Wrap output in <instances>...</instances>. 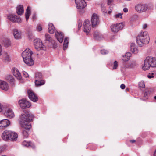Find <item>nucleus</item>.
Listing matches in <instances>:
<instances>
[{
  "instance_id": "33",
  "label": "nucleus",
  "mask_w": 156,
  "mask_h": 156,
  "mask_svg": "<svg viewBox=\"0 0 156 156\" xmlns=\"http://www.w3.org/2000/svg\"><path fill=\"white\" fill-rule=\"evenodd\" d=\"M156 74V72L155 71H153L151 73H150L147 76V77L149 78H153L154 77V75Z\"/></svg>"
},
{
  "instance_id": "46",
  "label": "nucleus",
  "mask_w": 156,
  "mask_h": 156,
  "mask_svg": "<svg viewBox=\"0 0 156 156\" xmlns=\"http://www.w3.org/2000/svg\"><path fill=\"white\" fill-rule=\"evenodd\" d=\"M120 88L122 89H124L125 88V86L124 84H122L120 86Z\"/></svg>"
},
{
  "instance_id": "53",
  "label": "nucleus",
  "mask_w": 156,
  "mask_h": 156,
  "mask_svg": "<svg viewBox=\"0 0 156 156\" xmlns=\"http://www.w3.org/2000/svg\"><path fill=\"white\" fill-rule=\"evenodd\" d=\"M154 155V156H156V149L155 150Z\"/></svg>"
},
{
  "instance_id": "17",
  "label": "nucleus",
  "mask_w": 156,
  "mask_h": 156,
  "mask_svg": "<svg viewBox=\"0 0 156 156\" xmlns=\"http://www.w3.org/2000/svg\"><path fill=\"white\" fill-rule=\"evenodd\" d=\"M55 35L57 40L60 43H62L63 41L64 35L63 34L58 31L55 32Z\"/></svg>"
},
{
  "instance_id": "14",
  "label": "nucleus",
  "mask_w": 156,
  "mask_h": 156,
  "mask_svg": "<svg viewBox=\"0 0 156 156\" xmlns=\"http://www.w3.org/2000/svg\"><path fill=\"white\" fill-rule=\"evenodd\" d=\"M8 19L13 22H17L20 23L21 22V20L20 18L18 17L16 15H9L8 16Z\"/></svg>"
},
{
  "instance_id": "9",
  "label": "nucleus",
  "mask_w": 156,
  "mask_h": 156,
  "mask_svg": "<svg viewBox=\"0 0 156 156\" xmlns=\"http://www.w3.org/2000/svg\"><path fill=\"white\" fill-rule=\"evenodd\" d=\"M76 7L78 9H82L87 5L84 0H75Z\"/></svg>"
},
{
  "instance_id": "23",
  "label": "nucleus",
  "mask_w": 156,
  "mask_h": 156,
  "mask_svg": "<svg viewBox=\"0 0 156 156\" xmlns=\"http://www.w3.org/2000/svg\"><path fill=\"white\" fill-rule=\"evenodd\" d=\"M35 83L36 86L39 87L44 84L45 81L44 80H42L41 79L40 80H35Z\"/></svg>"
},
{
  "instance_id": "36",
  "label": "nucleus",
  "mask_w": 156,
  "mask_h": 156,
  "mask_svg": "<svg viewBox=\"0 0 156 156\" xmlns=\"http://www.w3.org/2000/svg\"><path fill=\"white\" fill-rule=\"evenodd\" d=\"M122 13H119L114 15V17L117 19H122Z\"/></svg>"
},
{
  "instance_id": "29",
  "label": "nucleus",
  "mask_w": 156,
  "mask_h": 156,
  "mask_svg": "<svg viewBox=\"0 0 156 156\" xmlns=\"http://www.w3.org/2000/svg\"><path fill=\"white\" fill-rule=\"evenodd\" d=\"M3 58L4 60L7 62H9L11 61V58L10 57L6 52H4L3 55Z\"/></svg>"
},
{
  "instance_id": "1",
  "label": "nucleus",
  "mask_w": 156,
  "mask_h": 156,
  "mask_svg": "<svg viewBox=\"0 0 156 156\" xmlns=\"http://www.w3.org/2000/svg\"><path fill=\"white\" fill-rule=\"evenodd\" d=\"M34 118L33 115L29 112H27L21 115L19 123L23 129L22 130V133L24 138H27L28 136L29 131L31 127L30 122L32 121Z\"/></svg>"
},
{
  "instance_id": "19",
  "label": "nucleus",
  "mask_w": 156,
  "mask_h": 156,
  "mask_svg": "<svg viewBox=\"0 0 156 156\" xmlns=\"http://www.w3.org/2000/svg\"><path fill=\"white\" fill-rule=\"evenodd\" d=\"M3 127L4 128L8 126L10 123V121L7 119H4L0 121Z\"/></svg>"
},
{
  "instance_id": "55",
  "label": "nucleus",
  "mask_w": 156,
  "mask_h": 156,
  "mask_svg": "<svg viewBox=\"0 0 156 156\" xmlns=\"http://www.w3.org/2000/svg\"><path fill=\"white\" fill-rule=\"evenodd\" d=\"M154 98L156 100V96L154 97Z\"/></svg>"
},
{
  "instance_id": "56",
  "label": "nucleus",
  "mask_w": 156,
  "mask_h": 156,
  "mask_svg": "<svg viewBox=\"0 0 156 156\" xmlns=\"http://www.w3.org/2000/svg\"><path fill=\"white\" fill-rule=\"evenodd\" d=\"M155 54L156 55V52H155Z\"/></svg>"
},
{
  "instance_id": "51",
  "label": "nucleus",
  "mask_w": 156,
  "mask_h": 156,
  "mask_svg": "<svg viewBox=\"0 0 156 156\" xmlns=\"http://www.w3.org/2000/svg\"><path fill=\"white\" fill-rule=\"evenodd\" d=\"M2 107L0 103V112H2Z\"/></svg>"
},
{
  "instance_id": "21",
  "label": "nucleus",
  "mask_w": 156,
  "mask_h": 156,
  "mask_svg": "<svg viewBox=\"0 0 156 156\" xmlns=\"http://www.w3.org/2000/svg\"><path fill=\"white\" fill-rule=\"evenodd\" d=\"M131 55V53L128 52L126 53L124 55L122 56V60L125 62L128 61Z\"/></svg>"
},
{
  "instance_id": "54",
  "label": "nucleus",
  "mask_w": 156,
  "mask_h": 156,
  "mask_svg": "<svg viewBox=\"0 0 156 156\" xmlns=\"http://www.w3.org/2000/svg\"><path fill=\"white\" fill-rule=\"evenodd\" d=\"M126 90H127L128 91H129V88H127L126 89Z\"/></svg>"
},
{
  "instance_id": "38",
  "label": "nucleus",
  "mask_w": 156,
  "mask_h": 156,
  "mask_svg": "<svg viewBox=\"0 0 156 156\" xmlns=\"http://www.w3.org/2000/svg\"><path fill=\"white\" fill-rule=\"evenodd\" d=\"M118 66V62L117 61H115L114 62V65L113 67V69H116Z\"/></svg>"
},
{
  "instance_id": "52",
  "label": "nucleus",
  "mask_w": 156,
  "mask_h": 156,
  "mask_svg": "<svg viewBox=\"0 0 156 156\" xmlns=\"http://www.w3.org/2000/svg\"><path fill=\"white\" fill-rule=\"evenodd\" d=\"M130 142L132 143H134L135 142V140H130Z\"/></svg>"
},
{
  "instance_id": "47",
  "label": "nucleus",
  "mask_w": 156,
  "mask_h": 156,
  "mask_svg": "<svg viewBox=\"0 0 156 156\" xmlns=\"http://www.w3.org/2000/svg\"><path fill=\"white\" fill-rule=\"evenodd\" d=\"M123 11L125 12H127L128 11V9L127 8H124L123 9Z\"/></svg>"
},
{
  "instance_id": "50",
  "label": "nucleus",
  "mask_w": 156,
  "mask_h": 156,
  "mask_svg": "<svg viewBox=\"0 0 156 156\" xmlns=\"http://www.w3.org/2000/svg\"><path fill=\"white\" fill-rule=\"evenodd\" d=\"M33 17V19L34 20L36 19V17L35 14H34L33 15V17Z\"/></svg>"
},
{
  "instance_id": "20",
  "label": "nucleus",
  "mask_w": 156,
  "mask_h": 156,
  "mask_svg": "<svg viewBox=\"0 0 156 156\" xmlns=\"http://www.w3.org/2000/svg\"><path fill=\"white\" fill-rule=\"evenodd\" d=\"M13 34L14 38L16 39H19L21 38V33L17 29L13 30Z\"/></svg>"
},
{
  "instance_id": "28",
  "label": "nucleus",
  "mask_w": 156,
  "mask_h": 156,
  "mask_svg": "<svg viewBox=\"0 0 156 156\" xmlns=\"http://www.w3.org/2000/svg\"><path fill=\"white\" fill-rule=\"evenodd\" d=\"M11 134L10 135V140H15L18 137L17 134L15 132L11 131Z\"/></svg>"
},
{
  "instance_id": "49",
  "label": "nucleus",
  "mask_w": 156,
  "mask_h": 156,
  "mask_svg": "<svg viewBox=\"0 0 156 156\" xmlns=\"http://www.w3.org/2000/svg\"><path fill=\"white\" fill-rule=\"evenodd\" d=\"M102 11L104 12H106V10L104 8H103V7H102Z\"/></svg>"
},
{
  "instance_id": "30",
  "label": "nucleus",
  "mask_w": 156,
  "mask_h": 156,
  "mask_svg": "<svg viewBox=\"0 0 156 156\" xmlns=\"http://www.w3.org/2000/svg\"><path fill=\"white\" fill-rule=\"evenodd\" d=\"M30 14V9L29 7H28L26 10V12L25 13V16L26 19V20L27 21L28 20L29 16Z\"/></svg>"
},
{
  "instance_id": "13",
  "label": "nucleus",
  "mask_w": 156,
  "mask_h": 156,
  "mask_svg": "<svg viewBox=\"0 0 156 156\" xmlns=\"http://www.w3.org/2000/svg\"><path fill=\"white\" fill-rule=\"evenodd\" d=\"M4 114L5 116L9 118H13L15 116L12 110L10 108H6Z\"/></svg>"
},
{
  "instance_id": "44",
  "label": "nucleus",
  "mask_w": 156,
  "mask_h": 156,
  "mask_svg": "<svg viewBox=\"0 0 156 156\" xmlns=\"http://www.w3.org/2000/svg\"><path fill=\"white\" fill-rule=\"evenodd\" d=\"M42 27L39 25L37 27V30L39 31H41L42 30Z\"/></svg>"
},
{
  "instance_id": "3",
  "label": "nucleus",
  "mask_w": 156,
  "mask_h": 156,
  "mask_svg": "<svg viewBox=\"0 0 156 156\" xmlns=\"http://www.w3.org/2000/svg\"><path fill=\"white\" fill-rule=\"evenodd\" d=\"M149 41V37L147 31L141 32L136 37L137 43L141 47L144 44H147Z\"/></svg>"
},
{
  "instance_id": "35",
  "label": "nucleus",
  "mask_w": 156,
  "mask_h": 156,
  "mask_svg": "<svg viewBox=\"0 0 156 156\" xmlns=\"http://www.w3.org/2000/svg\"><path fill=\"white\" fill-rule=\"evenodd\" d=\"M45 40L50 41H51V38L50 36L48 34H46L45 35Z\"/></svg>"
},
{
  "instance_id": "41",
  "label": "nucleus",
  "mask_w": 156,
  "mask_h": 156,
  "mask_svg": "<svg viewBox=\"0 0 156 156\" xmlns=\"http://www.w3.org/2000/svg\"><path fill=\"white\" fill-rule=\"evenodd\" d=\"M147 25L146 23L142 25V28L143 29H145L147 28Z\"/></svg>"
},
{
  "instance_id": "39",
  "label": "nucleus",
  "mask_w": 156,
  "mask_h": 156,
  "mask_svg": "<svg viewBox=\"0 0 156 156\" xmlns=\"http://www.w3.org/2000/svg\"><path fill=\"white\" fill-rule=\"evenodd\" d=\"M101 54L103 55L106 54L108 53V51L105 50H101Z\"/></svg>"
},
{
  "instance_id": "25",
  "label": "nucleus",
  "mask_w": 156,
  "mask_h": 156,
  "mask_svg": "<svg viewBox=\"0 0 156 156\" xmlns=\"http://www.w3.org/2000/svg\"><path fill=\"white\" fill-rule=\"evenodd\" d=\"M48 31L50 34H53L55 31V28L52 23H50L48 24Z\"/></svg>"
},
{
  "instance_id": "15",
  "label": "nucleus",
  "mask_w": 156,
  "mask_h": 156,
  "mask_svg": "<svg viewBox=\"0 0 156 156\" xmlns=\"http://www.w3.org/2000/svg\"><path fill=\"white\" fill-rule=\"evenodd\" d=\"M11 134L10 131H5L2 133V136L4 140L6 141L10 140Z\"/></svg>"
},
{
  "instance_id": "11",
  "label": "nucleus",
  "mask_w": 156,
  "mask_h": 156,
  "mask_svg": "<svg viewBox=\"0 0 156 156\" xmlns=\"http://www.w3.org/2000/svg\"><path fill=\"white\" fill-rule=\"evenodd\" d=\"M83 25L84 31L87 34H88L91 30V25L89 21L87 20H85Z\"/></svg>"
},
{
  "instance_id": "8",
  "label": "nucleus",
  "mask_w": 156,
  "mask_h": 156,
  "mask_svg": "<svg viewBox=\"0 0 156 156\" xmlns=\"http://www.w3.org/2000/svg\"><path fill=\"white\" fill-rule=\"evenodd\" d=\"M20 107L23 109L29 108L31 106L30 103L25 99H22L19 101Z\"/></svg>"
},
{
  "instance_id": "18",
  "label": "nucleus",
  "mask_w": 156,
  "mask_h": 156,
  "mask_svg": "<svg viewBox=\"0 0 156 156\" xmlns=\"http://www.w3.org/2000/svg\"><path fill=\"white\" fill-rule=\"evenodd\" d=\"M12 73L14 76L18 79H21V76L20 73L16 68H13Z\"/></svg>"
},
{
  "instance_id": "31",
  "label": "nucleus",
  "mask_w": 156,
  "mask_h": 156,
  "mask_svg": "<svg viewBox=\"0 0 156 156\" xmlns=\"http://www.w3.org/2000/svg\"><path fill=\"white\" fill-rule=\"evenodd\" d=\"M68 43L69 42L68 38L67 37L65 38L64 40L63 46V48L64 50H65L67 48Z\"/></svg>"
},
{
  "instance_id": "37",
  "label": "nucleus",
  "mask_w": 156,
  "mask_h": 156,
  "mask_svg": "<svg viewBox=\"0 0 156 156\" xmlns=\"http://www.w3.org/2000/svg\"><path fill=\"white\" fill-rule=\"evenodd\" d=\"M139 86L142 88H144L145 87V85L144 84V81H142L140 82L139 83Z\"/></svg>"
},
{
  "instance_id": "7",
  "label": "nucleus",
  "mask_w": 156,
  "mask_h": 156,
  "mask_svg": "<svg viewBox=\"0 0 156 156\" xmlns=\"http://www.w3.org/2000/svg\"><path fill=\"white\" fill-rule=\"evenodd\" d=\"M34 43L35 48L37 50L45 49V46L43 44L41 41L39 39H35L34 41Z\"/></svg>"
},
{
  "instance_id": "22",
  "label": "nucleus",
  "mask_w": 156,
  "mask_h": 156,
  "mask_svg": "<svg viewBox=\"0 0 156 156\" xmlns=\"http://www.w3.org/2000/svg\"><path fill=\"white\" fill-rule=\"evenodd\" d=\"M2 43L6 47L11 46V43L9 39L8 38H3L2 39Z\"/></svg>"
},
{
  "instance_id": "24",
  "label": "nucleus",
  "mask_w": 156,
  "mask_h": 156,
  "mask_svg": "<svg viewBox=\"0 0 156 156\" xmlns=\"http://www.w3.org/2000/svg\"><path fill=\"white\" fill-rule=\"evenodd\" d=\"M22 145L25 147H28L30 146L33 148H34L35 147V145L31 142H28L26 141H24L22 143Z\"/></svg>"
},
{
  "instance_id": "26",
  "label": "nucleus",
  "mask_w": 156,
  "mask_h": 156,
  "mask_svg": "<svg viewBox=\"0 0 156 156\" xmlns=\"http://www.w3.org/2000/svg\"><path fill=\"white\" fill-rule=\"evenodd\" d=\"M24 12L23 6L22 5H20L17 8L16 12L19 15H21Z\"/></svg>"
},
{
  "instance_id": "42",
  "label": "nucleus",
  "mask_w": 156,
  "mask_h": 156,
  "mask_svg": "<svg viewBox=\"0 0 156 156\" xmlns=\"http://www.w3.org/2000/svg\"><path fill=\"white\" fill-rule=\"evenodd\" d=\"M23 74L25 77L27 78L28 76V73L26 72H23Z\"/></svg>"
},
{
  "instance_id": "34",
  "label": "nucleus",
  "mask_w": 156,
  "mask_h": 156,
  "mask_svg": "<svg viewBox=\"0 0 156 156\" xmlns=\"http://www.w3.org/2000/svg\"><path fill=\"white\" fill-rule=\"evenodd\" d=\"M94 38L97 40H99L100 37H101L100 34L98 32H95L94 34Z\"/></svg>"
},
{
  "instance_id": "5",
  "label": "nucleus",
  "mask_w": 156,
  "mask_h": 156,
  "mask_svg": "<svg viewBox=\"0 0 156 156\" xmlns=\"http://www.w3.org/2000/svg\"><path fill=\"white\" fill-rule=\"evenodd\" d=\"M148 8V6L146 4L140 3L136 4L135 7V10L139 13L145 12Z\"/></svg>"
},
{
  "instance_id": "2",
  "label": "nucleus",
  "mask_w": 156,
  "mask_h": 156,
  "mask_svg": "<svg viewBox=\"0 0 156 156\" xmlns=\"http://www.w3.org/2000/svg\"><path fill=\"white\" fill-rule=\"evenodd\" d=\"M33 54L29 48H27L22 54L24 62L28 66H31L34 64V61L31 57Z\"/></svg>"
},
{
  "instance_id": "4",
  "label": "nucleus",
  "mask_w": 156,
  "mask_h": 156,
  "mask_svg": "<svg viewBox=\"0 0 156 156\" xmlns=\"http://www.w3.org/2000/svg\"><path fill=\"white\" fill-rule=\"evenodd\" d=\"M144 63L142 69L144 70H148L150 67H156V59L151 56H148L144 60Z\"/></svg>"
},
{
  "instance_id": "48",
  "label": "nucleus",
  "mask_w": 156,
  "mask_h": 156,
  "mask_svg": "<svg viewBox=\"0 0 156 156\" xmlns=\"http://www.w3.org/2000/svg\"><path fill=\"white\" fill-rule=\"evenodd\" d=\"M2 48L1 45L0 44V56L2 55Z\"/></svg>"
},
{
  "instance_id": "12",
  "label": "nucleus",
  "mask_w": 156,
  "mask_h": 156,
  "mask_svg": "<svg viewBox=\"0 0 156 156\" xmlns=\"http://www.w3.org/2000/svg\"><path fill=\"white\" fill-rule=\"evenodd\" d=\"M28 96L30 99L34 102H36L38 99L37 96L31 90H28L27 91Z\"/></svg>"
},
{
  "instance_id": "32",
  "label": "nucleus",
  "mask_w": 156,
  "mask_h": 156,
  "mask_svg": "<svg viewBox=\"0 0 156 156\" xmlns=\"http://www.w3.org/2000/svg\"><path fill=\"white\" fill-rule=\"evenodd\" d=\"M42 78V74L41 73L38 72L35 74V80H41Z\"/></svg>"
},
{
  "instance_id": "16",
  "label": "nucleus",
  "mask_w": 156,
  "mask_h": 156,
  "mask_svg": "<svg viewBox=\"0 0 156 156\" xmlns=\"http://www.w3.org/2000/svg\"><path fill=\"white\" fill-rule=\"evenodd\" d=\"M9 86L8 83L5 81L0 80V88L5 91L8 90Z\"/></svg>"
},
{
  "instance_id": "27",
  "label": "nucleus",
  "mask_w": 156,
  "mask_h": 156,
  "mask_svg": "<svg viewBox=\"0 0 156 156\" xmlns=\"http://www.w3.org/2000/svg\"><path fill=\"white\" fill-rule=\"evenodd\" d=\"M130 50L133 53L136 54L138 53L136 46L134 43H131L130 45Z\"/></svg>"
},
{
  "instance_id": "43",
  "label": "nucleus",
  "mask_w": 156,
  "mask_h": 156,
  "mask_svg": "<svg viewBox=\"0 0 156 156\" xmlns=\"http://www.w3.org/2000/svg\"><path fill=\"white\" fill-rule=\"evenodd\" d=\"M148 94L147 92H145L144 93V96L145 97V99H147L148 97Z\"/></svg>"
},
{
  "instance_id": "40",
  "label": "nucleus",
  "mask_w": 156,
  "mask_h": 156,
  "mask_svg": "<svg viewBox=\"0 0 156 156\" xmlns=\"http://www.w3.org/2000/svg\"><path fill=\"white\" fill-rule=\"evenodd\" d=\"M82 25V22H81L80 20H79L78 21V26L79 30L80 28Z\"/></svg>"
},
{
  "instance_id": "10",
  "label": "nucleus",
  "mask_w": 156,
  "mask_h": 156,
  "mask_svg": "<svg viewBox=\"0 0 156 156\" xmlns=\"http://www.w3.org/2000/svg\"><path fill=\"white\" fill-rule=\"evenodd\" d=\"M91 22L93 26L97 25L99 23V17L96 14L93 13L92 16Z\"/></svg>"
},
{
  "instance_id": "6",
  "label": "nucleus",
  "mask_w": 156,
  "mask_h": 156,
  "mask_svg": "<svg viewBox=\"0 0 156 156\" xmlns=\"http://www.w3.org/2000/svg\"><path fill=\"white\" fill-rule=\"evenodd\" d=\"M124 26V23L123 22L113 24L111 26V31L114 33H117L122 30Z\"/></svg>"
},
{
  "instance_id": "45",
  "label": "nucleus",
  "mask_w": 156,
  "mask_h": 156,
  "mask_svg": "<svg viewBox=\"0 0 156 156\" xmlns=\"http://www.w3.org/2000/svg\"><path fill=\"white\" fill-rule=\"evenodd\" d=\"M113 0H107L108 1V5H110L111 3L113 2Z\"/></svg>"
}]
</instances>
